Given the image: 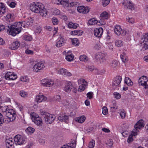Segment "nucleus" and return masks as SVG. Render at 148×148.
<instances>
[{"label": "nucleus", "instance_id": "3", "mask_svg": "<svg viewBox=\"0 0 148 148\" xmlns=\"http://www.w3.org/2000/svg\"><path fill=\"white\" fill-rule=\"evenodd\" d=\"M5 115L7 117L5 121L8 122L14 121L16 117V112L12 109H8V112L6 113Z\"/></svg>", "mask_w": 148, "mask_h": 148}, {"label": "nucleus", "instance_id": "44", "mask_svg": "<svg viewBox=\"0 0 148 148\" xmlns=\"http://www.w3.org/2000/svg\"><path fill=\"white\" fill-rule=\"evenodd\" d=\"M81 61L86 62L88 60V58L85 55H81L79 58Z\"/></svg>", "mask_w": 148, "mask_h": 148}, {"label": "nucleus", "instance_id": "51", "mask_svg": "<svg viewBox=\"0 0 148 148\" xmlns=\"http://www.w3.org/2000/svg\"><path fill=\"white\" fill-rule=\"evenodd\" d=\"M101 45L99 43L95 44L94 46V48L96 50H99L101 49Z\"/></svg>", "mask_w": 148, "mask_h": 148}, {"label": "nucleus", "instance_id": "31", "mask_svg": "<svg viewBox=\"0 0 148 148\" xmlns=\"http://www.w3.org/2000/svg\"><path fill=\"white\" fill-rule=\"evenodd\" d=\"M124 81L125 83L128 86H131L133 85V82L127 77H125Z\"/></svg>", "mask_w": 148, "mask_h": 148}, {"label": "nucleus", "instance_id": "26", "mask_svg": "<svg viewBox=\"0 0 148 148\" xmlns=\"http://www.w3.org/2000/svg\"><path fill=\"white\" fill-rule=\"evenodd\" d=\"M100 17L101 19H107L109 17V13L106 11H104L100 14Z\"/></svg>", "mask_w": 148, "mask_h": 148}, {"label": "nucleus", "instance_id": "39", "mask_svg": "<svg viewBox=\"0 0 148 148\" xmlns=\"http://www.w3.org/2000/svg\"><path fill=\"white\" fill-rule=\"evenodd\" d=\"M10 101V99L6 97H1L0 98V104L5 102H8Z\"/></svg>", "mask_w": 148, "mask_h": 148}, {"label": "nucleus", "instance_id": "1", "mask_svg": "<svg viewBox=\"0 0 148 148\" xmlns=\"http://www.w3.org/2000/svg\"><path fill=\"white\" fill-rule=\"evenodd\" d=\"M28 21H20L19 22L15 23L10 26H8V28L7 29L8 34L10 35L15 36L17 34L19 33L22 29V26L24 27H27L30 25L29 21L31 22L33 20L32 18L29 17L28 18Z\"/></svg>", "mask_w": 148, "mask_h": 148}, {"label": "nucleus", "instance_id": "52", "mask_svg": "<svg viewBox=\"0 0 148 148\" xmlns=\"http://www.w3.org/2000/svg\"><path fill=\"white\" fill-rule=\"evenodd\" d=\"M108 112V110L107 108L105 106L103 107L102 108V112L103 114L104 115H107Z\"/></svg>", "mask_w": 148, "mask_h": 148}, {"label": "nucleus", "instance_id": "37", "mask_svg": "<svg viewBox=\"0 0 148 148\" xmlns=\"http://www.w3.org/2000/svg\"><path fill=\"white\" fill-rule=\"evenodd\" d=\"M120 57L123 62H125L128 61V58L126 54L124 53L120 56Z\"/></svg>", "mask_w": 148, "mask_h": 148}, {"label": "nucleus", "instance_id": "5", "mask_svg": "<svg viewBox=\"0 0 148 148\" xmlns=\"http://www.w3.org/2000/svg\"><path fill=\"white\" fill-rule=\"evenodd\" d=\"M144 121L142 119L139 120L134 125L135 129L132 131V134L134 136L137 134L139 130L143 128L144 126Z\"/></svg>", "mask_w": 148, "mask_h": 148}, {"label": "nucleus", "instance_id": "12", "mask_svg": "<svg viewBox=\"0 0 148 148\" xmlns=\"http://www.w3.org/2000/svg\"><path fill=\"white\" fill-rule=\"evenodd\" d=\"M45 67L44 63L42 61H40L35 64L33 67L32 69L34 71L38 72L39 71L44 69Z\"/></svg>", "mask_w": 148, "mask_h": 148}, {"label": "nucleus", "instance_id": "15", "mask_svg": "<svg viewBox=\"0 0 148 148\" xmlns=\"http://www.w3.org/2000/svg\"><path fill=\"white\" fill-rule=\"evenodd\" d=\"M63 54L65 56V59L69 62H71L73 60L74 56L71 51H69L67 52L64 51Z\"/></svg>", "mask_w": 148, "mask_h": 148}, {"label": "nucleus", "instance_id": "19", "mask_svg": "<svg viewBox=\"0 0 148 148\" xmlns=\"http://www.w3.org/2000/svg\"><path fill=\"white\" fill-rule=\"evenodd\" d=\"M65 42L66 41L64 38L60 36L57 39V41L56 43V45L58 47H60L64 45Z\"/></svg>", "mask_w": 148, "mask_h": 148}, {"label": "nucleus", "instance_id": "17", "mask_svg": "<svg viewBox=\"0 0 148 148\" xmlns=\"http://www.w3.org/2000/svg\"><path fill=\"white\" fill-rule=\"evenodd\" d=\"M65 86L64 88V90L66 92H70L73 88L72 82L70 81H65Z\"/></svg>", "mask_w": 148, "mask_h": 148}, {"label": "nucleus", "instance_id": "53", "mask_svg": "<svg viewBox=\"0 0 148 148\" xmlns=\"http://www.w3.org/2000/svg\"><path fill=\"white\" fill-rule=\"evenodd\" d=\"M110 2V0H102V5L104 7L106 6L109 4Z\"/></svg>", "mask_w": 148, "mask_h": 148}, {"label": "nucleus", "instance_id": "41", "mask_svg": "<svg viewBox=\"0 0 148 148\" xmlns=\"http://www.w3.org/2000/svg\"><path fill=\"white\" fill-rule=\"evenodd\" d=\"M71 41L72 44L75 46L78 45L79 44V42L77 39L74 38L71 39Z\"/></svg>", "mask_w": 148, "mask_h": 148}, {"label": "nucleus", "instance_id": "16", "mask_svg": "<svg viewBox=\"0 0 148 148\" xmlns=\"http://www.w3.org/2000/svg\"><path fill=\"white\" fill-rule=\"evenodd\" d=\"M77 10L80 13L86 14L88 13L90 8L87 6H81L77 8Z\"/></svg>", "mask_w": 148, "mask_h": 148}, {"label": "nucleus", "instance_id": "46", "mask_svg": "<svg viewBox=\"0 0 148 148\" xmlns=\"http://www.w3.org/2000/svg\"><path fill=\"white\" fill-rule=\"evenodd\" d=\"M94 72V73L97 74H102L105 71L103 70H99L97 69H95Z\"/></svg>", "mask_w": 148, "mask_h": 148}, {"label": "nucleus", "instance_id": "18", "mask_svg": "<svg viewBox=\"0 0 148 148\" xmlns=\"http://www.w3.org/2000/svg\"><path fill=\"white\" fill-rule=\"evenodd\" d=\"M103 32V29L102 28H97L94 29V34L95 37L100 38L101 37Z\"/></svg>", "mask_w": 148, "mask_h": 148}, {"label": "nucleus", "instance_id": "24", "mask_svg": "<svg viewBox=\"0 0 148 148\" xmlns=\"http://www.w3.org/2000/svg\"><path fill=\"white\" fill-rule=\"evenodd\" d=\"M83 33V32L82 30H77L71 32L70 34L72 35L79 36L82 35Z\"/></svg>", "mask_w": 148, "mask_h": 148}, {"label": "nucleus", "instance_id": "9", "mask_svg": "<svg viewBox=\"0 0 148 148\" xmlns=\"http://www.w3.org/2000/svg\"><path fill=\"white\" fill-rule=\"evenodd\" d=\"M115 34L118 36L120 35L124 36L127 34V32L124 29H122L121 27L119 25H116L114 29Z\"/></svg>", "mask_w": 148, "mask_h": 148}, {"label": "nucleus", "instance_id": "13", "mask_svg": "<svg viewBox=\"0 0 148 148\" xmlns=\"http://www.w3.org/2000/svg\"><path fill=\"white\" fill-rule=\"evenodd\" d=\"M53 81L49 79H43L40 81V84L44 86L49 87L53 86Z\"/></svg>", "mask_w": 148, "mask_h": 148}, {"label": "nucleus", "instance_id": "61", "mask_svg": "<svg viewBox=\"0 0 148 148\" xmlns=\"http://www.w3.org/2000/svg\"><path fill=\"white\" fill-rule=\"evenodd\" d=\"M147 39L148 41V34L146 33L144 34L142 38V40L143 42H146V40Z\"/></svg>", "mask_w": 148, "mask_h": 148}, {"label": "nucleus", "instance_id": "38", "mask_svg": "<svg viewBox=\"0 0 148 148\" xmlns=\"http://www.w3.org/2000/svg\"><path fill=\"white\" fill-rule=\"evenodd\" d=\"M19 95L22 97L25 98L27 97L28 95L27 92L23 90H21L19 92Z\"/></svg>", "mask_w": 148, "mask_h": 148}, {"label": "nucleus", "instance_id": "10", "mask_svg": "<svg viewBox=\"0 0 148 148\" xmlns=\"http://www.w3.org/2000/svg\"><path fill=\"white\" fill-rule=\"evenodd\" d=\"M138 83L139 85L143 86L145 88H148V78L147 77L142 76L140 77Z\"/></svg>", "mask_w": 148, "mask_h": 148}, {"label": "nucleus", "instance_id": "42", "mask_svg": "<svg viewBox=\"0 0 148 148\" xmlns=\"http://www.w3.org/2000/svg\"><path fill=\"white\" fill-rule=\"evenodd\" d=\"M23 37L24 40L27 41H31L32 40V37L30 35H25Z\"/></svg>", "mask_w": 148, "mask_h": 148}, {"label": "nucleus", "instance_id": "50", "mask_svg": "<svg viewBox=\"0 0 148 148\" xmlns=\"http://www.w3.org/2000/svg\"><path fill=\"white\" fill-rule=\"evenodd\" d=\"M52 14L54 15H57L60 14V10L56 8H54L52 10Z\"/></svg>", "mask_w": 148, "mask_h": 148}, {"label": "nucleus", "instance_id": "28", "mask_svg": "<svg viewBox=\"0 0 148 148\" xmlns=\"http://www.w3.org/2000/svg\"><path fill=\"white\" fill-rule=\"evenodd\" d=\"M5 7L4 4L3 3H0V15L3 14L5 12Z\"/></svg>", "mask_w": 148, "mask_h": 148}, {"label": "nucleus", "instance_id": "64", "mask_svg": "<svg viewBox=\"0 0 148 148\" xmlns=\"http://www.w3.org/2000/svg\"><path fill=\"white\" fill-rule=\"evenodd\" d=\"M143 48L145 49H148V41L147 39L146 40V42H143Z\"/></svg>", "mask_w": 148, "mask_h": 148}, {"label": "nucleus", "instance_id": "14", "mask_svg": "<svg viewBox=\"0 0 148 148\" xmlns=\"http://www.w3.org/2000/svg\"><path fill=\"white\" fill-rule=\"evenodd\" d=\"M5 78L7 80H14L17 78V77L16 75L14 73L8 72L6 73Z\"/></svg>", "mask_w": 148, "mask_h": 148}, {"label": "nucleus", "instance_id": "45", "mask_svg": "<svg viewBox=\"0 0 148 148\" xmlns=\"http://www.w3.org/2000/svg\"><path fill=\"white\" fill-rule=\"evenodd\" d=\"M118 62L116 60H113L110 64V66L112 68H115L117 65Z\"/></svg>", "mask_w": 148, "mask_h": 148}, {"label": "nucleus", "instance_id": "23", "mask_svg": "<svg viewBox=\"0 0 148 148\" xmlns=\"http://www.w3.org/2000/svg\"><path fill=\"white\" fill-rule=\"evenodd\" d=\"M47 97L43 95H38L36 96V101L38 103L45 101L47 100Z\"/></svg>", "mask_w": 148, "mask_h": 148}, {"label": "nucleus", "instance_id": "63", "mask_svg": "<svg viewBox=\"0 0 148 148\" xmlns=\"http://www.w3.org/2000/svg\"><path fill=\"white\" fill-rule=\"evenodd\" d=\"M25 53L26 54L28 55H33L34 54V52L32 50H30L28 49L25 51Z\"/></svg>", "mask_w": 148, "mask_h": 148}, {"label": "nucleus", "instance_id": "54", "mask_svg": "<svg viewBox=\"0 0 148 148\" xmlns=\"http://www.w3.org/2000/svg\"><path fill=\"white\" fill-rule=\"evenodd\" d=\"M93 92H90L87 93L86 95L88 98L90 99H91L93 98Z\"/></svg>", "mask_w": 148, "mask_h": 148}, {"label": "nucleus", "instance_id": "29", "mask_svg": "<svg viewBox=\"0 0 148 148\" xmlns=\"http://www.w3.org/2000/svg\"><path fill=\"white\" fill-rule=\"evenodd\" d=\"M0 109L3 114L5 115L6 113L8 112V109H9L7 106H0Z\"/></svg>", "mask_w": 148, "mask_h": 148}, {"label": "nucleus", "instance_id": "27", "mask_svg": "<svg viewBox=\"0 0 148 148\" xmlns=\"http://www.w3.org/2000/svg\"><path fill=\"white\" fill-rule=\"evenodd\" d=\"M14 19V15L12 14H8L5 17L6 20L9 22L13 21Z\"/></svg>", "mask_w": 148, "mask_h": 148}, {"label": "nucleus", "instance_id": "8", "mask_svg": "<svg viewBox=\"0 0 148 148\" xmlns=\"http://www.w3.org/2000/svg\"><path fill=\"white\" fill-rule=\"evenodd\" d=\"M15 144L17 145H21L24 143L26 138L20 135H17L14 137Z\"/></svg>", "mask_w": 148, "mask_h": 148}, {"label": "nucleus", "instance_id": "11", "mask_svg": "<svg viewBox=\"0 0 148 148\" xmlns=\"http://www.w3.org/2000/svg\"><path fill=\"white\" fill-rule=\"evenodd\" d=\"M78 82L79 85L78 91L80 92L84 91L87 85L86 82L83 79H78Z\"/></svg>", "mask_w": 148, "mask_h": 148}, {"label": "nucleus", "instance_id": "47", "mask_svg": "<svg viewBox=\"0 0 148 148\" xmlns=\"http://www.w3.org/2000/svg\"><path fill=\"white\" fill-rule=\"evenodd\" d=\"M65 69L62 68L58 70L57 71V73L60 75H61L64 76Z\"/></svg>", "mask_w": 148, "mask_h": 148}, {"label": "nucleus", "instance_id": "25", "mask_svg": "<svg viewBox=\"0 0 148 148\" xmlns=\"http://www.w3.org/2000/svg\"><path fill=\"white\" fill-rule=\"evenodd\" d=\"M86 119V118L85 116H82L79 117L75 118V121L77 122L80 123H82L84 122Z\"/></svg>", "mask_w": 148, "mask_h": 148}, {"label": "nucleus", "instance_id": "30", "mask_svg": "<svg viewBox=\"0 0 148 148\" xmlns=\"http://www.w3.org/2000/svg\"><path fill=\"white\" fill-rule=\"evenodd\" d=\"M79 26L76 23L70 22L68 24V26L70 28L76 29Z\"/></svg>", "mask_w": 148, "mask_h": 148}, {"label": "nucleus", "instance_id": "40", "mask_svg": "<svg viewBox=\"0 0 148 148\" xmlns=\"http://www.w3.org/2000/svg\"><path fill=\"white\" fill-rule=\"evenodd\" d=\"M95 141L94 140H92L88 144V147L89 148H93L95 147Z\"/></svg>", "mask_w": 148, "mask_h": 148}, {"label": "nucleus", "instance_id": "56", "mask_svg": "<svg viewBox=\"0 0 148 148\" xmlns=\"http://www.w3.org/2000/svg\"><path fill=\"white\" fill-rule=\"evenodd\" d=\"M9 5L11 8H14L16 5V3L14 2H8V3Z\"/></svg>", "mask_w": 148, "mask_h": 148}, {"label": "nucleus", "instance_id": "62", "mask_svg": "<svg viewBox=\"0 0 148 148\" xmlns=\"http://www.w3.org/2000/svg\"><path fill=\"white\" fill-rule=\"evenodd\" d=\"M54 99L57 101L59 102L60 103L61 101V100L62 99H61V97L60 95H56L54 97Z\"/></svg>", "mask_w": 148, "mask_h": 148}, {"label": "nucleus", "instance_id": "36", "mask_svg": "<svg viewBox=\"0 0 148 148\" xmlns=\"http://www.w3.org/2000/svg\"><path fill=\"white\" fill-rule=\"evenodd\" d=\"M120 116L121 118L122 119H124L126 116V112L123 109L120 110L119 112Z\"/></svg>", "mask_w": 148, "mask_h": 148}, {"label": "nucleus", "instance_id": "58", "mask_svg": "<svg viewBox=\"0 0 148 148\" xmlns=\"http://www.w3.org/2000/svg\"><path fill=\"white\" fill-rule=\"evenodd\" d=\"M20 80L24 82H27L28 81V78L27 76L21 77L20 79Z\"/></svg>", "mask_w": 148, "mask_h": 148}, {"label": "nucleus", "instance_id": "21", "mask_svg": "<svg viewBox=\"0 0 148 148\" xmlns=\"http://www.w3.org/2000/svg\"><path fill=\"white\" fill-rule=\"evenodd\" d=\"M20 45V43L18 41H16L11 43L9 45V48L12 50H16L18 49Z\"/></svg>", "mask_w": 148, "mask_h": 148}, {"label": "nucleus", "instance_id": "20", "mask_svg": "<svg viewBox=\"0 0 148 148\" xmlns=\"http://www.w3.org/2000/svg\"><path fill=\"white\" fill-rule=\"evenodd\" d=\"M124 5V7L128 9H131L134 5L132 2L129 0L124 1L122 3Z\"/></svg>", "mask_w": 148, "mask_h": 148}, {"label": "nucleus", "instance_id": "35", "mask_svg": "<svg viewBox=\"0 0 148 148\" xmlns=\"http://www.w3.org/2000/svg\"><path fill=\"white\" fill-rule=\"evenodd\" d=\"M123 44V41L120 40H117L115 41V45L117 47H120L122 46Z\"/></svg>", "mask_w": 148, "mask_h": 148}, {"label": "nucleus", "instance_id": "2", "mask_svg": "<svg viewBox=\"0 0 148 148\" xmlns=\"http://www.w3.org/2000/svg\"><path fill=\"white\" fill-rule=\"evenodd\" d=\"M29 8L32 12L39 14L43 17H46L48 14V11L45 8L44 5L40 3H32L30 4Z\"/></svg>", "mask_w": 148, "mask_h": 148}, {"label": "nucleus", "instance_id": "32", "mask_svg": "<svg viewBox=\"0 0 148 148\" xmlns=\"http://www.w3.org/2000/svg\"><path fill=\"white\" fill-rule=\"evenodd\" d=\"M68 119V116L65 114L59 116L58 119L61 121L66 122Z\"/></svg>", "mask_w": 148, "mask_h": 148}, {"label": "nucleus", "instance_id": "57", "mask_svg": "<svg viewBox=\"0 0 148 148\" xmlns=\"http://www.w3.org/2000/svg\"><path fill=\"white\" fill-rule=\"evenodd\" d=\"M126 20L127 21L132 24H133L134 22V19L132 18L127 17L126 18Z\"/></svg>", "mask_w": 148, "mask_h": 148}, {"label": "nucleus", "instance_id": "34", "mask_svg": "<svg viewBox=\"0 0 148 148\" xmlns=\"http://www.w3.org/2000/svg\"><path fill=\"white\" fill-rule=\"evenodd\" d=\"M35 130L31 127H28L25 130L26 132L28 134H31L34 133Z\"/></svg>", "mask_w": 148, "mask_h": 148}, {"label": "nucleus", "instance_id": "48", "mask_svg": "<svg viewBox=\"0 0 148 148\" xmlns=\"http://www.w3.org/2000/svg\"><path fill=\"white\" fill-rule=\"evenodd\" d=\"M69 1L67 0H61V5L64 7H68Z\"/></svg>", "mask_w": 148, "mask_h": 148}, {"label": "nucleus", "instance_id": "43", "mask_svg": "<svg viewBox=\"0 0 148 148\" xmlns=\"http://www.w3.org/2000/svg\"><path fill=\"white\" fill-rule=\"evenodd\" d=\"M14 144L13 139L12 138H9L6 140V145H9L10 146H12Z\"/></svg>", "mask_w": 148, "mask_h": 148}, {"label": "nucleus", "instance_id": "33", "mask_svg": "<svg viewBox=\"0 0 148 148\" xmlns=\"http://www.w3.org/2000/svg\"><path fill=\"white\" fill-rule=\"evenodd\" d=\"M98 23V21L95 18H92L88 21V23L90 25H94L97 24Z\"/></svg>", "mask_w": 148, "mask_h": 148}, {"label": "nucleus", "instance_id": "22", "mask_svg": "<svg viewBox=\"0 0 148 148\" xmlns=\"http://www.w3.org/2000/svg\"><path fill=\"white\" fill-rule=\"evenodd\" d=\"M122 80L121 77L120 76L116 77L114 79L112 86L113 87L119 86Z\"/></svg>", "mask_w": 148, "mask_h": 148}, {"label": "nucleus", "instance_id": "60", "mask_svg": "<svg viewBox=\"0 0 148 148\" xmlns=\"http://www.w3.org/2000/svg\"><path fill=\"white\" fill-rule=\"evenodd\" d=\"M72 76V73L65 69L64 76L67 77H71Z\"/></svg>", "mask_w": 148, "mask_h": 148}, {"label": "nucleus", "instance_id": "6", "mask_svg": "<svg viewBox=\"0 0 148 148\" xmlns=\"http://www.w3.org/2000/svg\"><path fill=\"white\" fill-rule=\"evenodd\" d=\"M44 115V119L47 124H51L56 118L55 116L47 112H45Z\"/></svg>", "mask_w": 148, "mask_h": 148}, {"label": "nucleus", "instance_id": "7", "mask_svg": "<svg viewBox=\"0 0 148 148\" xmlns=\"http://www.w3.org/2000/svg\"><path fill=\"white\" fill-rule=\"evenodd\" d=\"M107 54L105 52H102L96 53L95 58L97 61H99L101 62H103L106 59Z\"/></svg>", "mask_w": 148, "mask_h": 148}, {"label": "nucleus", "instance_id": "59", "mask_svg": "<svg viewBox=\"0 0 148 148\" xmlns=\"http://www.w3.org/2000/svg\"><path fill=\"white\" fill-rule=\"evenodd\" d=\"M60 103L63 104L64 105H69L70 103H69V102L66 99H62Z\"/></svg>", "mask_w": 148, "mask_h": 148}, {"label": "nucleus", "instance_id": "55", "mask_svg": "<svg viewBox=\"0 0 148 148\" xmlns=\"http://www.w3.org/2000/svg\"><path fill=\"white\" fill-rule=\"evenodd\" d=\"M113 95L115 98L116 99H119L121 98V95L118 92H115L114 93Z\"/></svg>", "mask_w": 148, "mask_h": 148}, {"label": "nucleus", "instance_id": "49", "mask_svg": "<svg viewBox=\"0 0 148 148\" xmlns=\"http://www.w3.org/2000/svg\"><path fill=\"white\" fill-rule=\"evenodd\" d=\"M112 111H115L118 109V106L116 103L113 104L112 106L110 107Z\"/></svg>", "mask_w": 148, "mask_h": 148}, {"label": "nucleus", "instance_id": "4", "mask_svg": "<svg viewBox=\"0 0 148 148\" xmlns=\"http://www.w3.org/2000/svg\"><path fill=\"white\" fill-rule=\"evenodd\" d=\"M30 116L32 121L35 124L39 126L42 125L43 123L42 119L38 114L33 112L31 113Z\"/></svg>", "mask_w": 148, "mask_h": 148}]
</instances>
